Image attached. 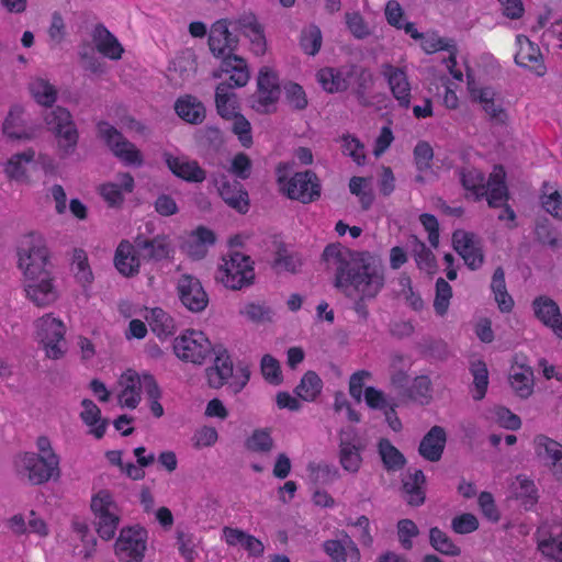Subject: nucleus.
Returning a JSON list of instances; mask_svg holds the SVG:
<instances>
[{
  "instance_id": "c03bdc74",
  "label": "nucleus",
  "mask_w": 562,
  "mask_h": 562,
  "mask_svg": "<svg viewBox=\"0 0 562 562\" xmlns=\"http://www.w3.org/2000/svg\"><path fill=\"white\" fill-rule=\"evenodd\" d=\"M136 248L142 251L144 258L161 260L169 256L171 244L166 236H156L150 240L137 238Z\"/></svg>"
},
{
  "instance_id": "72a5a7b5",
  "label": "nucleus",
  "mask_w": 562,
  "mask_h": 562,
  "mask_svg": "<svg viewBox=\"0 0 562 562\" xmlns=\"http://www.w3.org/2000/svg\"><path fill=\"white\" fill-rule=\"evenodd\" d=\"M134 190V178L127 173H119L115 182L104 183L100 188L103 199L111 205H120L124 200L125 193Z\"/></svg>"
},
{
  "instance_id": "f257e3e1",
  "label": "nucleus",
  "mask_w": 562,
  "mask_h": 562,
  "mask_svg": "<svg viewBox=\"0 0 562 562\" xmlns=\"http://www.w3.org/2000/svg\"><path fill=\"white\" fill-rule=\"evenodd\" d=\"M323 259L335 271V288L353 301V311L366 321L369 316L367 302L374 300L385 284L381 258L370 251L330 244L324 249Z\"/></svg>"
},
{
  "instance_id": "a19ab883",
  "label": "nucleus",
  "mask_w": 562,
  "mask_h": 562,
  "mask_svg": "<svg viewBox=\"0 0 562 562\" xmlns=\"http://www.w3.org/2000/svg\"><path fill=\"white\" fill-rule=\"evenodd\" d=\"M29 90L35 102L42 106L50 108L58 97L57 88L43 77H35L29 83Z\"/></svg>"
},
{
  "instance_id": "8fccbe9b",
  "label": "nucleus",
  "mask_w": 562,
  "mask_h": 562,
  "mask_svg": "<svg viewBox=\"0 0 562 562\" xmlns=\"http://www.w3.org/2000/svg\"><path fill=\"white\" fill-rule=\"evenodd\" d=\"M70 269L76 281L82 288H87L92 283L93 273L89 265L88 255L85 250H74Z\"/></svg>"
},
{
  "instance_id": "ea45409f",
  "label": "nucleus",
  "mask_w": 562,
  "mask_h": 562,
  "mask_svg": "<svg viewBox=\"0 0 562 562\" xmlns=\"http://www.w3.org/2000/svg\"><path fill=\"white\" fill-rule=\"evenodd\" d=\"M233 362L226 351L220 352L214 361V366L206 370L207 382L210 386L218 389L232 376Z\"/></svg>"
},
{
  "instance_id": "7c9ffc66",
  "label": "nucleus",
  "mask_w": 562,
  "mask_h": 562,
  "mask_svg": "<svg viewBox=\"0 0 562 562\" xmlns=\"http://www.w3.org/2000/svg\"><path fill=\"white\" fill-rule=\"evenodd\" d=\"M114 266L124 277H133L139 272L140 259L136 248L128 240H122L114 256Z\"/></svg>"
},
{
  "instance_id": "b1692460",
  "label": "nucleus",
  "mask_w": 562,
  "mask_h": 562,
  "mask_svg": "<svg viewBox=\"0 0 562 562\" xmlns=\"http://www.w3.org/2000/svg\"><path fill=\"white\" fill-rule=\"evenodd\" d=\"M516 43L518 45L515 55L516 64L532 70L537 76H543L547 69L540 48L525 35H518Z\"/></svg>"
},
{
  "instance_id": "aec40b11",
  "label": "nucleus",
  "mask_w": 562,
  "mask_h": 562,
  "mask_svg": "<svg viewBox=\"0 0 562 562\" xmlns=\"http://www.w3.org/2000/svg\"><path fill=\"white\" fill-rule=\"evenodd\" d=\"M231 24L227 20H218L212 25L209 34L210 50L222 60L234 55L233 52L238 44V40L229 32Z\"/></svg>"
},
{
  "instance_id": "f03ea898",
  "label": "nucleus",
  "mask_w": 562,
  "mask_h": 562,
  "mask_svg": "<svg viewBox=\"0 0 562 562\" xmlns=\"http://www.w3.org/2000/svg\"><path fill=\"white\" fill-rule=\"evenodd\" d=\"M461 181L465 190L476 198L486 195L490 206L498 207L506 203L508 198L505 184V170L502 166L494 167L487 182L484 175L476 168H464L461 171Z\"/></svg>"
},
{
  "instance_id": "f8f14e48",
  "label": "nucleus",
  "mask_w": 562,
  "mask_h": 562,
  "mask_svg": "<svg viewBox=\"0 0 562 562\" xmlns=\"http://www.w3.org/2000/svg\"><path fill=\"white\" fill-rule=\"evenodd\" d=\"M25 297L36 307L52 306L59 299V290L53 272L22 279Z\"/></svg>"
},
{
  "instance_id": "f3484780",
  "label": "nucleus",
  "mask_w": 562,
  "mask_h": 562,
  "mask_svg": "<svg viewBox=\"0 0 562 562\" xmlns=\"http://www.w3.org/2000/svg\"><path fill=\"white\" fill-rule=\"evenodd\" d=\"M468 89L471 100L479 103L490 119L499 123L505 122L507 115L503 108L502 100L492 87L469 81Z\"/></svg>"
},
{
  "instance_id": "7ed1b4c3",
  "label": "nucleus",
  "mask_w": 562,
  "mask_h": 562,
  "mask_svg": "<svg viewBox=\"0 0 562 562\" xmlns=\"http://www.w3.org/2000/svg\"><path fill=\"white\" fill-rule=\"evenodd\" d=\"M90 508L98 535L110 540L121 522L122 510L109 490H100L91 497Z\"/></svg>"
},
{
  "instance_id": "e2e57ef3",
  "label": "nucleus",
  "mask_w": 562,
  "mask_h": 562,
  "mask_svg": "<svg viewBox=\"0 0 562 562\" xmlns=\"http://www.w3.org/2000/svg\"><path fill=\"white\" fill-rule=\"evenodd\" d=\"M239 314L254 323L270 322L273 316V312L270 307L255 302L243 305L239 310Z\"/></svg>"
},
{
  "instance_id": "13d9d810",
  "label": "nucleus",
  "mask_w": 562,
  "mask_h": 562,
  "mask_svg": "<svg viewBox=\"0 0 562 562\" xmlns=\"http://www.w3.org/2000/svg\"><path fill=\"white\" fill-rule=\"evenodd\" d=\"M429 541L431 547L441 554L458 557L461 553L460 548L453 543L450 537L437 527L430 529Z\"/></svg>"
},
{
  "instance_id": "4d7b16f0",
  "label": "nucleus",
  "mask_w": 562,
  "mask_h": 562,
  "mask_svg": "<svg viewBox=\"0 0 562 562\" xmlns=\"http://www.w3.org/2000/svg\"><path fill=\"white\" fill-rule=\"evenodd\" d=\"M44 122L52 134L75 124L71 113L63 106H55L47 111L44 114Z\"/></svg>"
},
{
  "instance_id": "2eb2a0df",
  "label": "nucleus",
  "mask_w": 562,
  "mask_h": 562,
  "mask_svg": "<svg viewBox=\"0 0 562 562\" xmlns=\"http://www.w3.org/2000/svg\"><path fill=\"white\" fill-rule=\"evenodd\" d=\"M176 290L180 302L190 312L199 313L206 308L209 296L196 277L189 273L180 274Z\"/></svg>"
},
{
  "instance_id": "603ef678",
  "label": "nucleus",
  "mask_w": 562,
  "mask_h": 562,
  "mask_svg": "<svg viewBox=\"0 0 562 562\" xmlns=\"http://www.w3.org/2000/svg\"><path fill=\"white\" fill-rule=\"evenodd\" d=\"M35 151L32 149L13 155L4 167L5 175L13 180L21 181L26 178L27 165L33 161Z\"/></svg>"
},
{
  "instance_id": "9b49d317",
  "label": "nucleus",
  "mask_w": 562,
  "mask_h": 562,
  "mask_svg": "<svg viewBox=\"0 0 562 562\" xmlns=\"http://www.w3.org/2000/svg\"><path fill=\"white\" fill-rule=\"evenodd\" d=\"M148 532L140 526L121 529L114 544L120 562H143L147 551Z\"/></svg>"
},
{
  "instance_id": "bf43d9fd",
  "label": "nucleus",
  "mask_w": 562,
  "mask_h": 562,
  "mask_svg": "<svg viewBox=\"0 0 562 562\" xmlns=\"http://www.w3.org/2000/svg\"><path fill=\"white\" fill-rule=\"evenodd\" d=\"M345 22L349 33L357 40H364L372 33L369 23L359 12H346Z\"/></svg>"
},
{
  "instance_id": "5fc2aeb1",
  "label": "nucleus",
  "mask_w": 562,
  "mask_h": 562,
  "mask_svg": "<svg viewBox=\"0 0 562 562\" xmlns=\"http://www.w3.org/2000/svg\"><path fill=\"white\" fill-rule=\"evenodd\" d=\"M470 372L473 376L472 396L475 401H481L485 396L488 386L487 367L483 361L476 360L471 363Z\"/></svg>"
},
{
  "instance_id": "6ab92c4d",
  "label": "nucleus",
  "mask_w": 562,
  "mask_h": 562,
  "mask_svg": "<svg viewBox=\"0 0 562 562\" xmlns=\"http://www.w3.org/2000/svg\"><path fill=\"white\" fill-rule=\"evenodd\" d=\"M533 445L537 457L562 482V445L544 435L537 436Z\"/></svg>"
},
{
  "instance_id": "a18cd8bd",
  "label": "nucleus",
  "mask_w": 562,
  "mask_h": 562,
  "mask_svg": "<svg viewBox=\"0 0 562 562\" xmlns=\"http://www.w3.org/2000/svg\"><path fill=\"white\" fill-rule=\"evenodd\" d=\"M424 483L425 475L420 470H415L413 473H408L403 479V491L406 495V501L409 505L419 506L424 503Z\"/></svg>"
},
{
  "instance_id": "0eeeda50",
  "label": "nucleus",
  "mask_w": 562,
  "mask_h": 562,
  "mask_svg": "<svg viewBox=\"0 0 562 562\" xmlns=\"http://www.w3.org/2000/svg\"><path fill=\"white\" fill-rule=\"evenodd\" d=\"M290 168L288 165H279L277 169L278 182L281 191L292 200L308 203L317 199L321 193L318 179L312 171L296 172L288 178Z\"/></svg>"
},
{
  "instance_id": "2f4dec72",
  "label": "nucleus",
  "mask_w": 562,
  "mask_h": 562,
  "mask_svg": "<svg viewBox=\"0 0 562 562\" xmlns=\"http://www.w3.org/2000/svg\"><path fill=\"white\" fill-rule=\"evenodd\" d=\"M422 40V48L427 54H434L439 50L447 49L450 52L449 58L446 60V67L451 74V76L458 80L462 81L463 74L460 69H457V59H456V48L453 45H450L447 40L438 36L437 34H428L426 36L423 35Z\"/></svg>"
},
{
  "instance_id": "864d4df0",
  "label": "nucleus",
  "mask_w": 562,
  "mask_h": 562,
  "mask_svg": "<svg viewBox=\"0 0 562 562\" xmlns=\"http://www.w3.org/2000/svg\"><path fill=\"white\" fill-rule=\"evenodd\" d=\"M53 135L56 139L57 153L60 158H66L75 153L79 140L76 123Z\"/></svg>"
},
{
  "instance_id": "bb28decb",
  "label": "nucleus",
  "mask_w": 562,
  "mask_h": 562,
  "mask_svg": "<svg viewBox=\"0 0 562 562\" xmlns=\"http://www.w3.org/2000/svg\"><path fill=\"white\" fill-rule=\"evenodd\" d=\"M512 391L520 398H528L533 393V371L530 366L515 361L508 371Z\"/></svg>"
},
{
  "instance_id": "473e14b6",
  "label": "nucleus",
  "mask_w": 562,
  "mask_h": 562,
  "mask_svg": "<svg viewBox=\"0 0 562 562\" xmlns=\"http://www.w3.org/2000/svg\"><path fill=\"white\" fill-rule=\"evenodd\" d=\"M324 551L334 562H359L360 552L355 541L345 536L341 540H327L323 543Z\"/></svg>"
},
{
  "instance_id": "3c124183",
  "label": "nucleus",
  "mask_w": 562,
  "mask_h": 562,
  "mask_svg": "<svg viewBox=\"0 0 562 562\" xmlns=\"http://www.w3.org/2000/svg\"><path fill=\"white\" fill-rule=\"evenodd\" d=\"M378 450L383 465L389 472H396L405 465V457L390 440L381 439L378 445Z\"/></svg>"
},
{
  "instance_id": "a211bd4d",
  "label": "nucleus",
  "mask_w": 562,
  "mask_h": 562,
  "mask_svg": "<svg viewBox=\"0 0 562 562\" xmlns=\"http://www.w3.org/2000/svg\"><path fill=\"white\" fill-rule=\"evenodd\" d=\"M454 250L463 258L465 265L475 270L483 263V251L479 237L473 233L458 229L452 235Z\"/></svg>"
},
{
  "instance_id": "c85d7f7f",
  "label": "nucleus",
  "mask_w": 562,
  "mask_h": 562,
  "mask_svg": "<svg viewBox=\"0 0 562 562\" xmlns=\"http://www.w3.org/2000/svg\"><path fill=\"white\" fill-rule=\"evenodd\" d=\"M214 243V233L206 227L200 226L184 237L181 247L188 256L200 259L205 256L207 248Z\"/></svg>"
},
{
  "instance_id": "c9c22d12",
  "label": "nucleus",
  "mask_w": 562,
  "mask_h": 562,
  "mask_svg": "<svg viewBox=\"0 0 562 562\" xmlns=\"http://www.w3.org/2000/svg\"><path fill=\"white\" fill-rule=\"evenodd\" d=\"M221 72L229 75V81L226 83L233 88L245 87L250 79L247 61L237 55L227 56L222 60Z\"/></svg>"
},
{
  "instance_id": "ddd939ff",
  "label": "nucleus",
  "mask_w": 562,
  "mask_h": 562,
  "mask_svg": "<svg viewBox=\"0 0 562 562\" xmlns=\"http://www.w3.org/2000/svg\"><path fill=\"white\" fill-rule=\"evenodd\" d=\"M99 136L106 143L111 151L122 162L128 166H142L143 155L140 150L127 140L114 126L106 122L98 124Z\"/></svg>"
},
{
  "instance_id": "1a4fd4ad",
  "label": "nucleus",
  "mask_w": 562,
  "mask_h": 562,
  "mask_svg": "<svg viewBox=\"0 0 562 562\" xmlns=\"http://www.w3.org/2000/svg\"><path fill=\"white\" fill-rule=\"evenodd\" d=\"M36 339L42 344L49 359H60L66 352V326L64 322L48 313L34 322Z\"/></svg>"
},
{
  "instance_id": "338daca9",
  "label": "nucleus",
  "mask_w": 562,
  "mask_h": 562,
  "mask_svg": "<svg viewBox=\"0 0 562 562\" xmlns=\"http://www.w3.org/2000/svg\"><path fill=\"white\" fill-rule=\"evenodd\" d=\"M177 547L180 555L187 561L192 562L198 555L196 541L192 533L183 530H177L176 532Z\"/></svg>"
},
{
  "instance_id": "49530a36",
  "label": "nucleus",
  "mask_w": 562,
  "mask_h": 562,
  "mask_svg": "<svg viewBox=\"0 0 562 562\" xmlns=\"http://www.w3.org/2000/svg\"><path fill=\"white\" fill-rule=\"evenodd\" d=\"M232 85L221 82L216 87L215 102L218 114L224 119H231L236 115L237 100L234 92H232Z\"/></svg>"
},
{
  "instance_id": "680f3d73",
  "label": "nucleus",
  "mask_w": 562,
  "mask_h": 562,
  "mask_svg": "<svg viewBox=\"0 0 562 562\" xmlns=\"http://www.w3.org/2000/svg\"><path fill=\"white\" fill-rule=\"evenodd\" d=\"M451 297V285L442 278H439L436 282V295L434 300V310L438 316H445L447 314Z\"/></svg>"
},
{
  "instance_id": "393cba45",
  "label": "nucleus",
  "mask_w": 562,
  "mask_h": 562,
  "mask_svg": "<svg viewBox=\"0 0 562 562\" xmlns=\"http://www.w3.org/2000/svg\"><path fill=\"white\" fill-rule=\"evenodd\" d=\"M532 308L536 317L562 339V314L559 305L548 296H539L533 300Z\"/></svg>"
},
{
  "instance_id": "052dcab7",
  "label": "nucleus",
  "mask_w": 562,
  "mask_h": 562,
  "mask_svg": "<svg viewBox=\"0 0 562 562\" xmlns=\"http://www.w3.org/2000/svg\"><path fill=\"white\" fill-rule=\"evenodd\" d=\"M322 42V32L316 25H310L302 31L300 45L307 55H316L321 49Z\"/></svg>"
},
{
  "instance_id": "cd10ccee",
  "label": "nucleus",
  "mask_w": 562,
  "mask_h": 562,
  "mask_svg": "<svg viewBox=\"0 0 562 562\" xmlns=\"http://www.w3.org/2000/svg\"><path fill=\"white\" fill-rule=\"evenodd\" d=\"M363 446L356 435L340 438L339 463L349 473H357L362 465Z\"/></svg>"
},
{
  "instance_id": "f704fd0d",
  "label": "nucleus",
  "mask_w": 562,
  "mask_h": 562,
  "mask_svg": "<svg viewBox=\"0 0 562 562\" xmlns=\"http://www.w3.org/2000/svg\"><path fill=\"white\" fill-rule=\"evenodd\" d=\"M446 445V432L442 427L434 426L422 439L418 451L420 456L431 462L438 461Z\"/></svg>"
},
{
  "instance_id": "774afa93",
  "label": "nucleus",
  "mask_w": 562,
  "mask_h": 562,
  "mask_svg": "<svg viewBox=\"0 0 562 562\" xmlns=\"http://www.w3.org/2000/svg\"><path fill=\"white\" fill-rule=\"evenodd\" d=\"M231 119L233 120V133L237 136L243 147L249 148L252 145L251 125L249 121L241 114H236Z\"/></svg>"
},
{
  "instance_id": "6e6d98bb",
  "label": "nucleus",
  "mask_w": 562,
  "mask_h": 562,
  "mask_svg": "<svg viewBox=\"0 0 562 562\" xmlns=\"http://www.w3.org/2000/svg\"><path fill=\"white\" fill-rule=\"evenodd\" d=\"M492 291L495 296V301L498 304V307L502 312H509L513 308L514 301L510 295L507 293L506 284H505V276L502 268H497L494 271L492 283Z\"/></svg>"
},
{
  "instance_id": "4be33fe9",
  "label": "nucleus",
  "mask_w": 562,
  "mask_h": 562,
  "mask_svg": "<svg viewBox=\"0 0 562 562\" xmlns=\"http://www.w3.org/2000/svg\"><path fill=\"white\" fill-rule=\"evenodd\" d=\"M356 69L353 65H345L338 68L325 67L317 71L316 79L326 92L337 93L348 89Z\"/></svg>"
},
{
  "instance_id": "9d476101",
  "label": "nucleus",
  "mask_w": 562,
  "mask_h": 562,
  "mask_svg": "<svg viewBox=\"0 0 562 562\" xmlns=\"http://www.w3.org/2000/svg\"><path fill=\"white\" fill-rule=\"evenodd\" d=\"M172 349L181 361L202 364L211 355L212 344L202 330L188 328L175 337Z\"/></svg>"
},
{
  "instance_id": "c756f323",
  "label": "nucleus",
  "mask_w": 562,
  "mask_h": 562,
  "mask_svg": "<svg viewBox=\"0 0 562 562\" xmlns=\"http://www.w3.org/2000/svg\"><path fill=\"white\" fill-rule=\"evenodd\" d=\"M539 551L547 558L562 562V530L560 527L549 529L542 526L537 531Z\"/></svg>"
},
{
  "instance_id": "de8ad7c7",
  "label": "nucleus",
  "mask_w": 562,
  "mask_h": 562,
  "mask_svg": "<svg viewBox=\"0 0 562 562\" xmlns=\"http://www.w3.org/2000/svg\"><path fill=\"white\" fill-rule=\"evenodd\" d=\"M512 496L525 506H532L538 499L537 487L532 480L525 475H518L514 479L509 487Z\"/></svg>"
},
{
  "instance_id": "4468645a",
  "label": "nucleus",
  "mask_w": 562,
  "mask_h": 562,
  "mask_svg": "<svg viewBox=\"0 0 562 562\" xmlns=\"http://www.w3.org/2000/svg\"><path fill=\"white\" fill-rule=\"evenodd\" d=\"M280 97L277 74L268 67H262L257 79V92L252 99V109L259 113H271Z\"/></svg>"
},
{
  "instance_id": "4c0bfd02",
  "label": "nucleus",
  "mask_w": 562,
  "mask_h": 562,
  "mask_svg": "<svg viewBox=\"0 0 562 562\" xmlns=\"http://www.w3.org/2000/svg\"><path fill=\"white\" fill-rule=\"evenodd\" d=\"M79 416L82 423L89 427V432L97 439H101L104 436L108 427V420L102 418L101 409L93 401L89 398H83L81 401V411Z\"/></svg>"
},
{
  "instance_id": "09e8293b",
  "label": "nucleus",
  "mask_w": 562,
  "mask_h": 562,
  "mask_svg": "<svg viewBox=\"0 0 562 562\" xmlns=\"http://www.w3.org/2000/svg\"><path fill=\"white\" fill-rule=\"evenodd\" d=\"M323 390V381L314 371H307L303 374L294 392L303 401L313 402Z\"/></svg>"
},
{
  "instance_id": "6e6552de",
  "label": "nucleus",
  "mask_w": 562,
  "mask_h": 562,
  "mask_svg": "<svg viewBox=\"0 0 562 562\" xmlns=\"http://www.w3.org/2000/svg\"><path fill=\"white\" fill-rule=\"evenodd\" d=\"M117 401L120 406L134 409L140 403L142 391L147 396L157 395V382L149 373H137L134 370H126L117 381Z\"/></svg>"
},
{
  "instance_id": "5701e85b",
  "label": "nucleus",
  "mask_w": 562,
  "mask_h": 562,
  "mask_svg": "<svg viewBox=\"0 0 562 562\" xmlns=\"http://www.w3.org/2000/svg\"><path fill=\"white\" fill-rule=\"evenodd\" d=\"M232 25L250 42L254 54L261 56L267 50V42L262 25L252 13H246L232 22Z\"/></svg>"
},
{
  "instance_id": "0e129e2a",
  "label": "nucleus",
  "mask_w": 562,
  "mask_h": 562,
  "mask_svg": "<svg viewBox=\"0 0 562 562\" xmlns=\"http://www.w3.org/2000/svg\"><path fill=\"white\" fill-rule=\"evenodd\" d=\"M542 206L552 216L562 218V195L550 184L543 186Z\"/></svg>"
},
{
  "instance_id": "20e7f679",
  "label": "nucleus",
  "mask_w": 562,
  "mask_h": 562,
  "mask_svg": "<svg viewBox=\"0 0 562 562\" xmlns=\"http://www.w3.org/2000/svg\"><path fill=\"white\" fill-rule=\"evenodd\" d=\"M59 458H45L35 452L18 453L13 460L15 472L34 485L59 477Z\"/></svg>"
},
{
  "instance_id": "a878e982",
  "label": "nucleus",
  "mask_w": 562,
  "mask_h": 562,
  "mask_svg": "<svg viewBox=\"0 0 562 562\" xmlns=\"http://www.w3.org/2000/svg\"><path fill=\"white\" fill-rule=\"evenodd\" d=\"M164 160L169 170L178 178L189 182H202L206 178V172L195 160L184 156H173L170 153H164Z\"/></svg>"
},
{
  "instance_id": "37998d69",
  "label": "nucleus",
  "mask_w": 562,
  "mask_h": 562,
  "mask_svg": "<svg viewBox=\"0 0 562 562\" xmlns=\"http://www.w3.org/2000/svg\"><path fill=\"white\" fill-rule=\"evenodd\" d=\"M175 110L183 121L191 124H200L205 117L204 105L192 95L178 99Z\"/></svg>"
},
{
  "instance_id": "412c9836",
  "label": "nucleus",
  "mask_w": 562,
  "mask_h": 562,
  "mask_svg": "<svg viewBox=\"0 0 562 562\" xmlns=\"http://www.w3.org/2000/svg\"><path fill=\"white\" fill-rule=\"evenodd\" d=\"M213 182L220 195L232 207L240 213L248 211V195L237 180H231L227 175L218 172L213 176Z\"/></svg>"
},
{
  "instance_id": "423d86ee",
  "label": "nucleus",
  "mask_w": 562,
  "mask_h": 562,
  "mask_svg": "<svg viewBox=\"0 0 562 562\" xmlns=\"http://www.w3.org/2000/svg\"><path fill=\"white\" fill-rule=\"evenodd\" d=\"M49 252L42 236H25L18 250V268L22 279L52 272L48 268Z\"/></svg>"
},
{
  "instance_id": "69168bd1",
  "label": "nucleus",
  "mask_w": 562,
  "mask_h": 562,
  "mask_svg": "<svg viewBox=\"0 0 562 562\" xmlns=\"http://www.w3.org/2000/svg\"><path fill=\"white\" fill-rule=\"evenodd\" d=\"M342 153L349 156L357 165H363L366 161L364 146L355 136L347 134L341 137Z\"/></svg>"
},
{
  "instance_id": "79ce46f5",
  "label": "nucleus",
  "mask_w": 562,
  "mask_h": 562,
  "mask_svg": "<svg viewBox=\"0 0 562 562\" xmlns=\"http://www.w3.org/2000/svg\"><path fill=\"white\" fill-rule=\"evenodd\" d=\"M145 318L151 330L160 339L171 336L176 330L175 319L160 307L150 308L145 315Z\"/></svg>"
},
{
  "instance_id": "e433bc0d",
  "label": "nucleus",
  "mask_w": 562,
  "mask_h": 562,
  "mask_svg": "<svg viewBox=\"0 0 562 562\" xmlns=\"http://www.w3.org/2000/svg\"><path fill=\"white\" fill-rule=\"evenodd\" d=\"M93 43L100 54L117 60L122 57L124 48L117 38L103 25H97L92 33Z\"/></svg>"
},
{
  "instance_id": "58836bf2",
  "label": "nucleus",
  "mask_w": 562,
  "mask_h": 562,
  "mask_svg": "<svg viewBox=\"0 0 562 562\" xmlns=\"http://www.w3.org/2000/svg\"><path fill=\"white\" fill-rule=\"evenodd\" d=\"M23 115V106L12 105L2 125L3 134L12 139H30L32 134L25 127Z\"/></svg>"
},
{
  "instance_id": "39448f33",
  "label": "nucleus",
  "mask_w": 562,
  "mask_h": 562,
  "mask_svg": "<svg viewBox=\"0 0 562 562\" xmlns=\"http://www.w3.org/2000/svg\"><path fill=\"white\" fill-rule=\"evenodd\" d=\"M215 278L231 290H240L252 284L255 270L250 257L238 251L223 257Z\"/></svg>"
},
{
  "instance_id": "dca6fc26",
  "label": "nucleus",
  "mask_w": 562,
  "mask_h": 562,
  "mask_svg": "<svg viewBox=\"0 0 562 562\" xmlns=\"http://www.w3.org/2000/svg\"><path fill=\"white\" fill-rule=\"evenodd\" d=\"M381 74L386 80L390 91L398 105L405 109L409 108L412 86L408 80L406 67L384 63L381 65Z\"/></svg>"
}]
</instances>
